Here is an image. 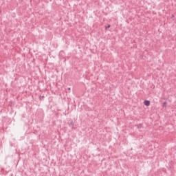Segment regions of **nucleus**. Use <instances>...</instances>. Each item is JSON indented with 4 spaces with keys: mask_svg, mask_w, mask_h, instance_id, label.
<instances>
[{
    "mask_svg": "<svg viewBox=\"0 0 176 176\" xmlns=\"http://www.w3.org/2000/svg\"><path fill=\"white\" fill-rule=\"evenodd\" d=\"M142 127V124H140L138 125V129H141Z\"/></svg>",
    "mask_w": 176,
    "mask_h": 176,
    "instance_id": "obj_4",
    "label": "nucleus"
},
{
    "mask_svg": "<svg viewBox=\"0 0 176 176\" xmlns=\"http://www.w3.org/2000/svg\"><path fill=\"white\" fill-rule=\"evenodd\" d=\"M162 107H164V108H166V107H167V102H164L162 104Z\"/></svg>",
    "mask_w": 176,
    "mask_h": 176,
    "instance_id": "obj_2",
    "label": "nucleus"
},
{
    "mask_svg": "<svg viewBox=\"0 0 176 176\" xmlns=\"http://www.w3.org/2000/svg\"><path fill=\"white\" fill-rule=\"evenodd\" d=\"M111 27V25H109L106 28H109Z\"/></svg>",
    "mask_w": 176,
    "mask_h": 176,
    "instance_id": "obj_6",
    "label": "nucleus"
},
{
    "mask_svg": "<svg viewBox=\"0 0 176 176\" xmlns=\"http://www.w3.org/2000/svg\"><path fill=\"white\" fill-rule=\"evenodd\" d=\"M144 104L146 105V107H149L151 105V101L149 100H144Z\"/></svg>",
    "mask_w": 176,
    "mask_h": 176,
    "instance_id": "obj_1",
    "label": "nucleus"
},
{
    "mask_svg": "<svg viewBox=\"0 0 176 176\" xmlns=\"http://www.w3.org/2000/svg\"><path fill=\"white\" fill-rule=\"evenodd\" d=\"M171 17H172V19H173V18L175 17V16H174V14H172V15H171Z\"/></svg>",
    "mask_w": 176,
    "mask_h": 176,
    "instance_id": "obj_5",
    "label": "nucleus"
},
{
    "mask_svg": "<svg viewBox=\"0 0 176 176\" xmlns=\"http://www.w3.org/2000/svg\"><path fill=\"white\" fill-rule=\"evenodd\" d=\"M74 124H75L74 123V121H71L70 126H72V127H74Z\"/></svg>",
    "mask_w": 176,
    "mask_h": 176,
    "instance_id": "obj_3",
    "label": "nucleus"
},
{
    "mask_svg": "<svg viewBox=\"0 0 176 176\" xmlns=\"http://www.w3.org/2000/svg\"><path fill=\"white\" fill-rule=\"evenodd\" d=\"M68 90H71V88H68Z\"/></svg>",
    "mask_w": 176,
    "mask_h": 176,
    "instance_id": "obj_7",
    "label": "nucleus"
}]
</instances>
